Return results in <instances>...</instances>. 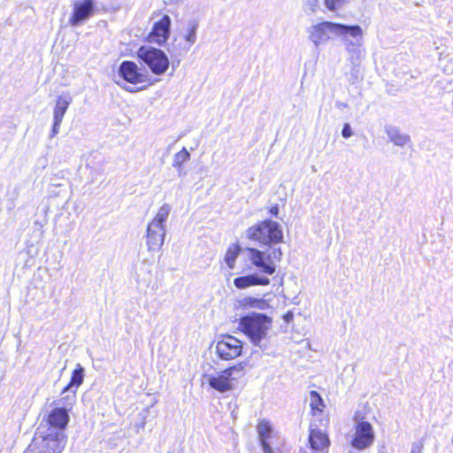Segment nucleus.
Here are the masks:
<instances>
[{
    "instance_id": "f257e3e1",
    "label": "nucleus",
    "mask_w": 453,
    "mask_h": 453,
    "mask_svg": "<svg viewBox=\"0 0 453 453\" xmlns=\"http://www.w3.org/2000/svg\"><path fill=\"white\" fill-rule=\"evenodd\" d=\"M308 33L310 41L313 42L315 47H319L321 43L330 40L334 35H358L360 33V26L323 21L311 26L308 29Z\"/></svg>"
},
{
    "instance_id": "f03ea898",
    "label": "nucleus",
    "mask_w": 453,
    "mask_h": 453,
    "mask_svg": "<svg viewBox=\"0 0 453 453\" xmlns=\"http://www.w3.org/2000/svg\"><path fill=\"white\" fill-rule=\"evenodd\" d=\"M239 326L255 346L261 347L272 326V319L264 313L252 312L240 319Z\"/></svg>"
},
{
    "instance_id": "7ed1b4c3",
    "label": "nucleus",
    "mask_w": 453,
    "mask_h": 453,
    "mask_svg": "<svg viewBox=\"0 0 453 453\" xmlns=\"http://www.w3.org/2000/svg\"><path fill=\"white\" fill-rule=\"evenodd\" d=\"M247 237L258 242L261 245L271 246L283 242L280 225L273 220H263L247 230Z\"/></svg>"
},
{
    "instance_id": "20e7f679",
    "label": "nucleus",
    "mask_w": 453,
    "mask_h": 453,
    "mask_svg": "<svg viewBox=\"0 0 453 453\" xmlns=\"http://www.w3.org/2000/svg\"><path fill=\"white\" fill-rule=\"evenodd\" d=\"M171 205L164 203L147 226L146 242L149 250H158L164 244L165 222L171 212Z\"/></svg>"
},
{
    "instance_id": "39448f33",
    "label": "nucleus",
    "mask_w": 453,
    "mask_h": 453,
    "mask_svg": "<svg viewBox=\"0 0 453 453\" xmlns=\"http://www.w3.org/2000/svg\"><path fill=\"white\" fill-rule=\"evenodd\" d=\"M244 367L245 365L242 363H239L223 371L205 375L207 383L211 388L219 393L232 391L234 389L238 380L245 374Z\"/></svg>"
},
{
    "instance_id": "423d86ee",
    "label": "nucleus",
    "mask_w": 453,
    "mask_h": 453,
    "mask_svg": "<svg viewBox=\"0 0 453 453\" xmlns=\"http://www.w3.org/2000/svg\"><path fill=\"white\" fill-rule=\"evenodd\" d=\"M119 76L134 86H123L129 92L142 90L150 84V75L146 70L140 69L133 61H124L119 67Z\"/></svg>"
},
{
    "instance_id": "0eeeda50",
    "label": "nucleus",
    "mask_w": 453,
    "mask_h": 453,
    "mask_svg": "<svg viewBox=\"0 0 453 453\" xmlns=\"http://www.w3.org/2000/svg\"><path fill=\"white\" fill-rule=\"evenodd\" d=\"M137 57L155 75L164 74L170 65L167 55L162 50L152 46H141L137 50Z\"/></svg>"
},
{
    "instance_id": "6e6552de",
    "label": "nucleus",
    "mask_w": 453,
    "mask_h": 453,
    "mask_svg": "<svg viewBox=\"0 0 453 453\" xmlns=\"http://www.w3.org/2000/svg\"><path fill=\"white\" fill-rule=\"evenodd\" d=\"M246 250L251 264L267 275H273L276 272V263L280 262L282 257V251L280 248L273 249L267 255L256 248H247Z\"/></svg>"
},
{
    "instance_id": "1a4fd4ad",
    "label": "nucleus",
    "mask_w": 453,
    "mask_h": 453,
    "mask_svg": "<svg viewBox=\"0 0 453 453\" xmlns=\"http://www.w3.org/2000/svg\"><path fill=\"white\" fill-rule=\"evenodd\" d=\"M67 435L63 432H51L42 436L41 443L34 441L23 453H61L65 448Z\"/></svg>"
},
{
    "instance_id": "9d476101",
    "label": "nucleus",
    "mask_w": 453,
    "mask_h": 453,
    "mask_svg": "<svg viewBox=\"0 0 453 453\" xmlns=\"http://www.w3.org/2000/svg\"><path fill=\"white\" fill-rule=\"evenodd\" d=\"M216 352L221 359H234L241 356L242 342L232 335H225L217 342Z\"/></svg>"
},
{
    "instance_id": "9b49d317",
    "label": "nucleus",
    "mask_w": 453,
    "mask_h": 453,
    "mask_svg": "<svg viewBox=\"0 0 453 453\" xmlns=\"http://www.w3.org/2000/svg\"><path fill=\"white\" fill-rule=\"evenodd\" d=\"M375 434L372 426L367 421H359L355 427V434L351 445L362 450L369 448L374 441Z\"/></svg>"
},
{
    "instance_id": "f8f14e48",
    "label": "nucleus",
    "mask_w": 453,
    "mask_h": 453,
    "mask_svg": "<svg viewBox=\"0 0 453 453\" xmlns=\"http://www.w3.org/2000/svg\"><path fill=\"white\" fill-rule=\"evenodd\" d=\"M95 12L94 0L75 1L73 4V12L69 18V24L76 27L88 19Z\"/></svg>"
},
{
    "instance_id": "ddd939ff",
    "label": "nucleus",
    "mask_w": 453,
    "mask_h": 453,
    "mask_svg": "<svg viewBox=\"0 0 453 453\" xmlns=\"http://www.w3.org/2000/svg\"><path fill=\"white\" fill-rule=\"evenodd\" d=\"M171 25V18L166 14L163 15L159 20L154 23L153 27L149 34L150 42L159 46L164 45L170 37Z\"/></svg>"
},
{
    "instance_id": "4468645a",
    "label": "nucleus",
    "mask_w": 453,
    "mask_h": 453,
    "mask_svg": "<svg viewBox=\"0 0 453 453\" xmlns=\"http://www.w3.org/2000/svg\"><path fill=\"white\" fill-rule=\"evenodd\" d=\"M70 420L68 409L55 407L46 417V422L50 429L54 432H63L66 429Z\"/></svg>"
},
{
    "instance_id": "2eb2a0df",
    "label": "nucleus",
    "mask_w": 453,
    "mask_h": 453,
    "mask_svg": "<svg viewBox=\"0 0 453 453\" xmlns=\"http://www.w3.org/2000/svg\"><path fill=\"white\" fill-rule=\"evenodd\" d=\"M271 280L268 277L257 273L234 279V285L238 289H244L253 286H268Z\"/></svg>"
},
{
    "instance_id": "dca6fc26",
    "label": "nucleus",
    "mask_w": 453,
    "mask_h": 453,
    "mask_svg": "<svg viewBox=\"0 0 453 453\" xmlns=\"http://www.w3.org/2000/svg\"><path fill=\"white\" fill-rule=\"evenodd\" d=\"M309 443L311 449L315 453L326 452L330 441L328 436L319 428H311L309 434Z\"/></svg>"
},
{
    "instance_id": "f3484780",
    "label": "nucleus",
    "mask_w": 453,
    "mask_h": 453,
    "mask_svg": "<svg viewBox=\"0 0 453 453\" xmlns=\"http://www.w3.org/2000/svg\"><path fill=\"white\" fill-rule=\"evenodd\" d=\"M192 45L188 42L184 41L183 38L181 40H178L177 38L173 39V42L168 48V51L171 54L172 58H177L176 61H173V67H174L175 65H179L180 62V58L186 55L189 51Z\"/></svg>"
},
{
    "instance_id": "a211bd4d",
    "label": "nucleus",
    "mask_w": 453,
    "mask_h": 453,
    "mask_svg": "<svg viewBox=\"0 0 453 453\" xmlns=\"http://www.w3.org/2000/svg\"><path fill=\"white\" fill-rule=\"evenodd\" d=\"M362 34L363 30L360 27V33L358 35H338L339 37H342L347 51L352 54V58H354L355 54L357 58H359L361 53V47L363 44Z\"/></svg>"
},
{
    "instance_id": "6ab92c4d",
    "label": "nucleus",
    "mask_w": 453,
    "mask_h": 453,
    "mask_svg": "<svg viewBox=\"0 0 453 453\" xmlns=\"http://www.w3.org/2000/svg\"><path fill=\"white\" fill-rule=\"evenodd\" d=\"M72 103V97L68 95L59 96L57 98L56 105L53 111V119H55V126H60L63 118Z\"/></svg>"
},
{
    "instance_id": "aec40b11",
    "label": "nucleus",
    "mask_w": 453,
    "mask_h": 453,
    "mask_svg": "<svg viewBox=\"0 0 453 453\" xmlns=\"http://www.w3.org/2000/svg\"><path fill=\"white\" fill-rule=\"evenodd\" d=\"M85 377V370L81 364H77L75 368L71 373V378L68 384L62 389L61 394L64 395L70 389L78 390L79 387L82 385Z\"/></svg>"
},
{
    "instance_id": "412c9836",
    "label": "nucleus",
    "mask_w": 453,
    "mask_h": 453,
    "mask_svg": "<svg viewBox=\"0 0 453 453\" xmlns=\"http://www.w3.org/2000/svg\"><path fill=\"white\" fill-rule=\"evenodd\" d=\"M385 132L388 135V140L393 142L395 146L403 147L410 142L411 138L408 134H405L400 131V129L394 126H386Z\"/></svg>"
},
{
    "instance_id": "4be33fe9",
    "label": "nucleus",
    "mask_w": 453,
    "mask_h": 453,
    "mask_svg": "<svg viewBox=\"0 0 453 453\" xmlns=\"http://www.w3.org/2000/svg\"><path fill=\"white\" fill-rule=\"evenodd\" d=\"M199 23L196 19H190L187 23V30L183 35V40L193 45L196 42V32Z\"/></svg>"
},
{
    "instance_id": "5701e85b",
    "label": "nucleus",
    "mask_w": 453,
    "mask_h": 453,
    "mask_svg": "<svg viewBox=\"0 0 453 453\" xmlns=\"http://www.w3.org/2000/svg\"><path fill=\"white\" fill-rule=\"evenodd\" d=\"M242 307L245 308H257L259 310H265L268 307L267 302L263 298H256L252 296H247L240 301Z\"/></svg>"
},
{
    "instance_id": "b1692460",
    "label": "nucleus",
    "mask_w": 453,
    "mask_h": 453,
    "mask_svg": "<svg viewBox=\"0 0 453 453\" xmlns=\"http://www.w3.org/2000/svg\"><path fill=\"white\" fill-rule=\"evenodd\" d=\"M241 251V248L238 244H232L227 249L225 255V262L230 269H234L235 266V261Z\"/></svg>"
},
{
    "instance_id": "393cba45",
    "label": "nucleus",
    "mask_w": 453,
    "mask_h": 453,
    "mask_svg": "<svg viewBox=\"0 0 453 453\" xmlns=\"http://www.w3.org/2000/svg\"><path fill=\"white\" fill-rule=\"evenodd\" d=\"M59 403L62 405L61 408L68 409V412L73 409L76 403L77 391L75 389H70L64 395L61 394Z\"/></svg>"
},
{
    "instance_id": "a878e982",
    "label": "nucleus",
    "mask_w": 453,
    "mask_h": 453,
    "mask_svg": "<svg viewBox=\"0 0 453 453\" xmlns=\"http://www.w3.org/2000/svg\"><path fill=\"white\" fill-rule=\"evenodd\" d=\"M190 153L187 150L185 147L182 148L178 153L174 155L173 166L174 168H181V165L189 160Z\"/></svg>"
},
{
    "instance_id": "bb28decb",
    "label": "nucleus",
    "mask_w": 453,
    "mask_h": 453,
    "mask_svg": "<svg viewBox=\"0 0 453 453\" xmlns=\"http://www.w3.org/2000/svg\"><path fill=\"white\" fill-rule=\"evenodd\" d=\"M311 407L313 410L320 411V408L324 406L323 399L317 391L310 392Z\"/></svg>"
},
{
    "instance_id": "cd10ccee",
    "label": "nucleus",
    "mask_w": 453,
    "mask_h": 453,
    "mask_svg": "<svg viewBox=\"0 0 453 453\" xmlns=\"http://www.w3.org/2000/svg\"><path fill=\"white\" fill-rule=\"evenodd\" d=\"M272 428L268 422H260L257 426V433L259 435V441L265 440L269 437Z\"/></svg>"
},
{
    "instance_id": "c85d7f7f",
    "label": "nucleus",
    "mask_w": 453,
    "mask_h": 453,
    "mask_svg": "<svg viewBox=\"0 0 453 453\" xmlns=\"http://www.w3.org/2000/svg\"><path fill=\"white\" fill-rule=\"evenodd\" d=\"M351 0H324L326 7L330 10H336Z\"/></svg>"
},
{
    "instance_id": "c756f323",
    "label": "nucleus",
    "mask_w": 453,
    "mask_h": 453,
    "mask_svg": "<svg viewBox=\"0 0 453 453\" xmlns=\"http://www.w3.org/2000/svg\"><path fill=\"white\" fill-rule=\"evenodd\" d=\"M353 134L351 126L349 123H345L342 129V135L343 138L348 139Z\"/></svg>"
},
{
    "instance_id": "7c9ffc66",
    "label": "nucleus",
    "mask_w": 453,
    "mask_h": 453,
    "mask_svg": "<svg viewBox=\"0 0 453 453\" xmlns=\"http://www.w3.org/2000/svg\"><path fill=\"white\" fill-rule=\"evenodd\" d=\"M424 443L422 441H415L412 443L411 453H422Z\"/></svg>"
},
{
    "instance_id": "2f4dec72",
    "label": "nucleus",
    "mask_w": 453,
    "mask_h": 453,
    "mask_svg": "<svg viewBox=\"0 0 453 453\" xmlns=\"http://www.w3.org/2000/svg\"><path fill=\"white\" fill-rule=\"evenodd\" d=\"M260 443L264 453H273V449L265 440L260 441Z\"/></svg>"
},
{
    "instance_id": "473e14b6",
    "label": "nucleus",
    "mask_w": 453,
    "mask_h": 453,
    "mask_svg": "<svg viewBox=\"0 0 453 453\" xmlns=\"http://www.w3.org/2000/svg\"><path fill=\"white\" fill-rule=\"evenodd\" d=\"M293 318H294V315H293V312L288 311L287 313H285L283 315V319L287 322V323H289L290 321L293 320Z\"/></svg>"
},
{
    "instance_id": "72a5a7b5",
    "label": "nucleus",
    "mask_w": 453,
    "mask_h": 453,
    "mask_svg": "<svg viewBox=\"0 0 453 453\" xmlns=\"http://www.w3.org/2000/svg\"><path fill=\"white\" fill-rule=\"evenodd\" d=\"M270 213L273 215V216H275L277 217L278 216V213H279V206L278 204H274L273 206H272L270 208Z\"/></svg>"
},
{
    "instance_id": "f704fd0d",
    "label": "nucleus",
    "mask_w": 453,
    "mask_h": 453,
    "mask_svg": "<svg viewBox=\"0 0 453 453\" xmlns=\"http://www.w3.org/2000/svg\"><path fill=\"white\" fill-rule=\"evenodd\" d=\"M59 126H55V119H53L52 133L53 135L58 132Z\"/></svg>"
},
{
    "instance_id": "c9c22d12",
    "label": "nucleus",
    "mask_w": 453,
    "mask_h": 453,
    "mask_svg": "<svg viewBox=\"0 0 453 453\" xmlns=\"http://www.w3.org/2000/svg\"><path fill=\"white\" fill-rule=\"evenodd\" d=\"M177 171H178V173H179V176H181L184 174L183 173V167L181 166V168H176Z\"/></svg>"
},
{
    "instance_id": "e433bc0d",
    "label": "nucleus",
    "mask_w": 453,
    "mask_h": 453,
    "mask_svg": "<svg viewBox=\"0 0 453 453\" xmlns=\"http://www.w3.org/2000/svg\"><path fill=\"white\" fill-rule=\"evenodd\" d=\"M339 107H346L347 104H343V103H340L337 104Z\"/></svg>"
},
{
    "instance_id": "4c0bfd02",
    "label": "nucleus",
    "mask_w": 453,
    "mask_h": 453,
    "mask_svg": "<svg viewBox=\"0 0 453 453\" xmlns=\"http://www.w3.org/2000/svg\"><path fill=\"white\" fill-rule=\"evenodd\" d=\"M143 418V421H142V424L140 425V426H141V427H143V426H144V424H145V421H144V419H145V416H143V418Z\"/></svg>"
}]
</instances>
